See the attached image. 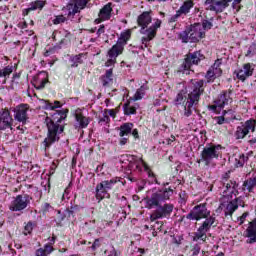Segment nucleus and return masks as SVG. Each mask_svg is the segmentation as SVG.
<instances>
[{
    "label": "nucleus",
    "mask_w": 256,
    "mask_h": 256,
    "mask_svg": "<svg viewBox=\"0 0 256 256\" xmlns=\"http://www.w3.org/2000/svg\"><path fill=\"white\" fill-rule=\"evenodd\" d=\"M42 103H44L43 109L54 111L51 113V117H46L45 120L48 133L47 137L43 141V145L44 147L49 148L61 139V133L65 131V126L62 123L67 119V113H69V111H56L55 109H59V107H61V102L59 101H55L53 104L47 100H42Z\"/></svg>",
    "instance_id": "obj_1"
},
{
    "label": "nucleus",
    "mask_w": 256,
    "mask_h": 256,
    "mask_svg": "<svg viewBox=\"0 0 256 256\" xmlns=\"http://www.w3.org/2000/svg\"><path fill=\"white\" fill-rule=\"evenodd\" d=\"M167 185H169V183L164 184L162 189H159L152 194H148L144 199L146 209H155L150 215L151 222L171 217V213H173L175 206L171 203H165V201L171 199L174 190L171 187L167 188Z\"/></svg>",
    "instance_id": "obj_2"
},
{
    "label": "nucleus",
    "mask_w": 256,
    "mask_h": 256,
    "mask_svg": "<svg viewBox=\"0 0 256 256\" xmlns=\"http://www.w3.org/2000/svg\"><path fill=\"white\" fill-rule=\"evenodd\" d=\"M191 91L187 94V89H182L174 100L175 105H184V117H191L193 111L197 109L202 94L205 92V81L204 80H192L190 84Z\"/></svg>",
    "instance_id": "obj_3"
},
{
    "label": "nucleus",
    "mask_w": 256,
    "mask_h": 256,
    "mask_svg": "<svg viewBox=\"0 0 256 256\" xmlns=\"http://www.w3.org/2000/svg\"><path fill=\"white\" fill-rule=\"evenodd\" d=\"M152 23V25H151ZM162 21L159 18L153 19V11H144L137 18V24L140 28L141 43L144 47H149V42L157 37V31L161 29ZM150 25V26H149Z\"/></svg>",
    "instance_id": "obj_4"
},
{
    "label": "nucleus",
    "mask_w": 256,
    "mask_h": 256,
    "mask_svg": "<svg viewBox=\"0 0 256 256\" xmlns=\"http://www.w3.org/2000/svg\"><path fill=\"white\" fill-rule=\"evenodd\" d=\"M119 161L120 163L124 164L129 163L130 169H133V165H135V170L138 171V173H141V171L143 170L146 171L149 179H151L150 183H156L157 185H159L155 174L153 173V171H151V169H149V166L142 158H138L135 155L123 154L119 157Z\"/></svg>",
    "instance_id": "obj_5"
},
{
    "label": "nucleus",
    "mask_w": 256,
    "mask_h": 256,
    "mask_svg": "<svg viewBox=\"0 0 256 256\" xmlns=\"http://www.w3.org/2000/svg\"><path fill=\"white\" fill-rule=\"evenodd\" d=\"M221 145H209L205 146L201 151L200 157L197 163H204L206 167H217V159L221 155Z\"/></svg>",
    "instance_id": "obj_6"
},
{
    "label": "nucleus",
    "mask_w": 256,
    "mask_h": 256,
    "mask_svg": "<svg viewBox=\"0 0 256 256\" xmlns=\"http://www.w3.org/2000/svg\"><path fill=\"white\" fill-rule=\"evenodd\" d=\"M201 61H205V55L201 53V50L186 54L184 62L179 67V73L189 75L191 73V67L193 65H199Z\"/></svg>",
    "instance_id": "obj_7"
},
{
    "label": "nucleus",
    "mask_w": 256,
    "mask_h": 256,
    "mask_svg": "<svg viewBox=\"0 0 256 256\" xmlns=\"http://www.w3.org/2000/svg\"><path fill=\"white\" fill-rule=\"evenodd\" d=\"M91 0H70L69 3L63 7L62 11L67 16V19L73 20L77 13H81L82 9L89 7Z\"/></svg>",
    "instance_id": "obj_8"
},
{
    "label": "nucleus",
    "mask_w": 256,
    "mask_h": 256,
    "mask_svg": "<svg viewBox=\"0 0 256 256\" xmlns=\"http://www.w3.org/2000/svg\"><path fill=\"white\" fill-rule=\"evenodd\" d=\"M117 178H112L110 180H104L96 185V199L98 201H103V199H111V194L109 191L113 189V186L117 183Z\"/></svg>",
    "instance_id": "obj_9"
},
{
    "label": "nucleus",
    "mask_w": 256,
    "mask_h": 256,
    "mask_svg": "<svg viewBox=\"0 0 256 256\" xmlns=\"http://www.w3.org/2000/svg\"><path fill=\"white\" fill-rule=\"evenodd\" d=\"M209 215H211V211L207 209V204H199L186 215V219L189 221H201V219H207Z\"/></svg>",
    "instance_id": "obj_10"
},
{
    "label": "nucleus",
    "mask_w": 256,
    "mask_h": 256,
    "mask_svg": "<svg viewBox=\"0 0 256 256\" xmlns=\"http://www.w3.org/2000/svg\"><path fill=\"white\" fill-rule=\"evenodd\" d=\"M33 197L29 194L17 195L11 202L9 209L10 211H24L29 205H31Z\"/></svg>",
    "instance_id": "obj_11"
},
{
    "label": "nucleus",
    "mask_w": 256,
    "mask_h": 256,
    "mask_svg": "<svg viewBox=\"0 0 256 256\" xmlns=\"http://www.w3.org/2000/svg\"><path fill=\"white\" fill-rule=\"evenodd\" d=\"M256 129V120L255 119H249L244 124L237 126L236 131L234 133L235 139H245L247 135H249V131L251 133H255Z\"/></svg>",
    "instance_id": "obj_12"
},
{
    "label": "nucleus",
    "mask_w": 256,
    "mask_h": 256,
    "mask_svg": "<svg viewBox=\"0 0 256 256\" xmlns=\"http://www.w3.org/2000/svg\"><path fill=\"white\" fill-rule=\"evenodd\" d=\"M232 0H206L204 5L207 11H215L216 13H223L227 7H229V3Z\"/></svg>",
    "instance_id": "obj_13"
},
{
    "label": "nucleus",
    "mask_w": 256,
    "mask_h": 256,
    "mask_svg": "<svg viewBox=\"0 0 256 256\" xmlns=\"http://www.w3.org/2000/svg\"><path fill=\"white\" fill-rule=\"evenodd\" d=\"M13 112H14L15 121H18L23 125L27 123V120L29 119V105L27 104L18 105L13 109Z\"/></svg>",
    "instance_id": "obj_14"
},
{
    "label": "nucleus",
    "mask_w": 256,
    "mask_h": 256,
    "mask_svg": "<svg viewBox=\"0 0 256 256\" xmlns=\"http://www.w3.org/2000/svg\"><path fill=\"white\" fill-rule=\"evenodd\" d=\"M189 39L191 43H197L198 41H201V39H204L205 37V31L201 30V24L196 23L194 25H191L189 28Z\"/></svg>",
    "instance_id": "obj_15"
},
{
    "label": "nucleus",
    "mask_w": 256,
    "mask_h": 256,
    "mask_svg": "<svg viewBox=\"0 0 256 256\" xmlns=\"http://www.w3.org/2000/svg\"><path fill=\"white\" fill-rule=\"evenodd\" d=\"M13 125V117L9 110L4 109L0 111V131H5Z\"/></svg>",
    "instance_id": "obj_16"
},
{
    "label": "nucleus",
    "mask_w": 256,
    "mask_h": 256,
    "mask_svg": "<svg viewBox=\"0 0 256 256\" xmlns=\"http://www.w3.org/2000/svg\"><path fill=\"white\" fill-rule=\"evenodd\" d=\"M239 207H245V201H243V197H238L227 204L224 210L225 216L227 217L229 215H233V213H235Z\"/></svg>",
    "instance_id": "obj_17"
},
{
    "label": "nucleus",
    "mask_w": 256,
    "mask_h": 256,
    "mask_svg": "<svg viewBox=\"0 0 256 256\" xmlns=\"http://www.w3.org/2000/svg\"><path fill=\"white\" fill-rule=\"evenodd\" d=\"M253 71H255V67L251 63H246L240 70L234 73L240 81H245L248 77L253 76Z\"/></svg>",
    "instance_id": "obj_18"
},
{
    "label": "nucleus",
    "mask_w": 256,
    "mask_h": 256,
    "mask_svg": "<svg viewBox=\"0 0 256 256\" xmlns=\"http://www.w3.org/2000/svg\"><path fill=\"white\" fill-rule=\"evenodd\" d=\"M246 243L248 245H255L256 243V218L249 222V226L245 230Z\"/></svg>",
    "instance_id": "obj_19"
},
{
    "label": "nucleus",
    "mask_w": 256,
    "mask_h": 256,
    "mask_svg": "<svg viewBox=\"0 0 256 256\" xmlns=\"http://www.w3.org/2000/svg\"><path fill=\"white\" fill-rule=\"evenodd\" d=\"M47 83H49V74L46 71H42L34 77L33 85L35 89H38L39 91L45 89Z\"/></svg>",
    "instance_id": "obj_20"
},
{
    "label": "nucleus",
    "mask_w": 256,
    "mask_h": 256,
    "mask_svg": "<svg viewBox=\"0 0 256 256\" xmlns=\"http://www.w3.org/2000/svg\"><path fill=\"white\" fill-rule=\"evenodd\" d=\"M125 45H127V40L119 37L117 43L110 49L111 57H119L123 53Z\"/></svg>",
    "instance_id": "obj_21"
},
{
    "label": "nucleus",
    "mask_w": 256,
    "mask_h": 256,
    "mask_svg": "<svg viewBox=\"0 0 256 256\" xmlns=\"http://www.w3.org/2000/svg\"><path fill=\"white\" fill-rule=\"evenodd\" d=\"M43 7H45V1L43 0H36V1H33L31 2L29 5H28V8L24 9L22 11V15L27 16L31 13V11H41L43 10Z\"/></svg>",
    "instance_id": "obj_22"
},
{
    "label": "nucleus",
    "mask_w": 256,
    "mask_h": 256,
    "mask_svg": "<svg viewBox=\"0 0 256 256\" xmlns=\"http://www.w3.org/2000/svg\"><path fill=\"white\" fill-rule=\"evenodd\" d=\"M111 11H113V8H111V3L106 4L99 12L98 19L95 20V23H101L102 21H107L111 19Z\"/></svg>",
    "instance_id": "obj_23"
},
{
    "label": "nucleus",
    "mask_w": 256,
    "mask_h": 256,
    "mask_svg": "<svg viewBox=\"0 0 256 256\" xmlns=\"http://www.w3.org/2000/svg\"><path fill=\"white\" fill-rule=\"evenodd\" d=\"M229 101H231V92L224 91L218 96V99L215 101V103L220 109H223L225 105H229Z\"/></svg>",
    "instance_id": "obj_24"
},
{
    "label": "nucleus",
    "mask_w": 256,
    "mask_h": 256,
    "mask_svg": "<svg viewBox=\"0 0 256 256\" xmlns=\"http://www.w3.org/2000/svg\"><path fill=\"white\" fill-rule=\"evenodd\" d=\"M100 83L103 87H109L113 83V68L106 70L105 75L100 77Z\"/></svg>",
    "instance_id": "obj_25"
},
{
    "label": "nucleus",
    "mask_w": 256,
    "mask_h": 256,
    "mask_svg": "<svg viewBox=\"0 0 256 256\" xmlns=\"http://www.w3.org/2000/svg\"><path fill=\"white\" fill-rule=\"evenodd\" d=\"M209 231L206 230L204 227L200 226L197 231L194 233V236L192 238V241H203L205 243V241H207V233Z\"/></svg>",
    "instance_id": "obj_26"
},
{
    "label": "nucleus",
    "mask_w": 256,
    "mask_h": 256,
    "mask_svg": "<svg viewBox=\"0 0 256 256\" xmlns=\"http://www.w3.org/2000/svg\"><path fill=\"white\" fill-rule=\"evenodd\" d=\"M133 123L131 122H127V123H124L122 124L120 127H119V137H125L126 135H131V132L133 131Z\"/></svg>",
    "instance_id": "obj_27"
},
{
    "label": "nucleus",
    "mask_w": 256,
    "mask_h": 256,
    "mask_svg": "<svg viewBox=\"0 0 256 256\" xmlns=\"http://www.w3.org/2000/svg\"><path fill=\"white\" fill-rule=\"evenodd\" d=\"M194 6L195 3L193 2V0H186L178 9V12L182 15H187L188 13H190L191 9H193Z\"/></svg>",
    "instance_id": "obj_28"
},
{
    "label": "nucleus",
    "mask_w": 256,
    "mask_h": 256,
    "mask_svg": "<svg viewBox=\"0 0 256 256\" xmlns=\"http://www.w3.org/2000/svg\"><path fill=\"white\" fill-rule=\"evenodd\" d=\"M75 119H76V122L78 123L80 129H85L89 125V122H90L89 118L83 116V114H81V113H76Z\"/></svg>",
    "instance_id": "obj_29"
},
{
    "label": "nucleus",
    "mask_w": 256,
    "mask_h": 256,
    "mask_svg": "<svg viewBox=\"0 0 256 256\" xmlns=\"http://www.w3.org/2000/svg\"><path fill=\"white\" fill-rule=\"evenodd\" d=\"M149 89V86L147 84L142 85L140 88L137 89L136 93L134 94V101H141L143 97H145V93H147V90Z\"/></svg>",
    "instance_id": "obj_30"
},
{
    "label": "nucleus",
    "mask_w": 256,
    "mask_h": 256,
    "mask_svg": "<svg viewBox=\"0 0 256 256\" xmlns=\"http://www.w3.org/2000/svg\"><path fill=\"white\" fill-rule=\"evenodd\" d=\"M85 53H80L78 55H74L70 57V61H71V67H79V65H81L83 63V59L85 57Z\"/></svg>",
    "instance_id": "obj_31"
},
{
    "label": "nucleus",
    "mask_w": 256,
    "mask_h": 256,
    "mask_svg": "<svg viewBox=\"0 0 256 256\" xmlns=\"http://www.w3.org/2000/svg\"><path fill=\"white\" fill-rule=\"evenodd\" d=\"M215 221H216L215 214H212L211 216L206 217V219L202 223L201 227L210 231L211 227H213V225H215Z\"/></svg>",
    "instance_id": "obj_32"
},
{
    "label": "nucleus",
    "mask_w": 256,
    "mask_h": 256,
    "mask_svg": "<svg viewBox=\"0 0 256 256\" xmlns=\"http://www.w3.org/2000/svg\"><path fill=\"white\" fill-rule=\"evenodd\" d=\"M249 161V156L242 154L238 156V158H235V165L236 167H243L247 162Z\"/></svg>",
    "instance_id": "obj_33"
},
{
    "label": "nucleus",
    "mask_w": 256,
    "mask_h": 256,
    "mask_svg": "<svg viewBox=\"0 0 256 256\" xmlns=\"http://www.w3.org/2000/svg\"><path fill=\"white\" fill-rule=\"evenodd\" d=\"M123 109L126 115H135L137 113V109L135 107H131L129 103L124 104Z\"/></svg>",
    "instance_id": "obj_34"
},
{
    "label": "nucleus",
    "mask_w": 256,
    "mask_h": 256,
    "mask_svg": "<svg viewBox=\"0 0 256 256\" xmlns=\"http://www.w3.org/2000/svg\"><path fill=\"white\" fill-rule=\"evenodd\" d=\"M189 37H190L189 28L181 32L179 35V38L182 40V43H189V41H191V38Z\"/></svg>",
    "instance_id": "obj_35"
},
{
    "label": "nucleus",
    "mask_w": 256,
    "mask_h": 256,
    "mask_svg": "<svg viewBox=\"0 0 256 256\" xmlns=\"http://www.w3.org/2000/svg\"><path fill=\"white\" fill-rule=\"evenodd\" d=\"M237 187H239V185L235 181H230L226 184V189L227 191H230V193H237Z\"/></svg>",
    "instance_id": "obj_36"
},
{
    "label": "nucleus",
    "mask_w": 256,
    "mask_h": 256,
    "mask_svg": "<svg viewBox=\"0 0 256 256\" xmlns=\"http://www.w3.org/2000/svg\"><path fill=\"white\" fill-rule=\"evenodd\" d=\"M108 59L105 63L106 67H113L115 63H117V56H111V50L108 51Z\"/></svg>",
    "instance_id": "obj_37"
},
{
    "label": "nucleus",
    "mask_w": 256,
    "mask_h": 256,
    "mask_svg": "<svg viewBox=\"0 0 256 256\" xmlns=\"http://www.w3.org/2000/svg\"><path fill=\"white\" fill-rule=\"evenodd\" d=\"M205 78L207 79V83H213L217 77L215 76V73L212 72L211 68L207 71Z\"/></svg>",
    "instance_id": "obj_38"
},
{
    "label": "nucleus",
    "mask_w": 256,
    "mask_h": 256,
    "mask_svg": "<svg viewBox=\"0 0 256 256\" xmlns=\"http://www.w3.org/2000/svg\"><path fill=\"white\" fill-rule=\"evenodd\" d=\"M104 253L106 256H119L120 255V253L117 252V250L113 246H110L107 250H105Z\"/></svg>",
    "instance_id": "obj_39"
},
{
    "label": "nucleus",
    "mask_w": 256,
    "mask_h": 256,
    "mask_svg": "<svg viewBox=\"0 0 256 256\" xmlns=\"http://www.w3.org/2000/svg\"><path fill=\"white\" fill-rule=\"evenodd\" d=\"M33 231V222H28L24 227V235H31Z\"/></svg>",
    "instance_id": "obj_40"
},
{
    "label": "nucleus",
    "mask_w": 256,
    "mask_h": 256,
    "mask_svg": "<svg viewBox=\"0 0 256 256\" xmlns=\"http://www.w3.org/2000/svg\"><path fill=\"white\" fill-rule=\"evenodd\" d=\"M202 27H203L204 31H209L210 29L213 28V22H211L209 20H203Z\"/></svg>",
    "instance_id": "obj_41"
},
{
    "label": "nucleus",
    "mask_w": 256,
    "mask_h": 256,
    "mask_svg": "<svg viewBox=\"0 0 256 256\" xmlns=\"http://www.w3.org/2000/svg\"><path fill=\"white\" fill-rule=\"evenodd\" d=\"M120 38L124 39L126 42L131 39V30H126L120 34Z\"/></svg>",
    "instance_id": "obj_42"
},
{
    "label": "nucleus",
    "mask_w": 256,
    "mask_h": 256,
    "mask_svg": "<svg viewBox=\"0 0 256 256\" xmlns=\"http://www.w3.org/2000/svg\"><path fill=\"white\" fill-rule=\"evenodd\" d=\"M65 21H67V18L63 15H59L53 20V23L54 25H59L60 23H65Z\"/></svg>",
    "instance_id": "obj_43"
},
{
    "label": "nucleus",
    "mask_w": 256,
    "mask_h": 256,
    "mask_svg": "<svg viewBox=\"0 0 256 256\" xmlns=\"http://www.w3.org/2000/svg\"><path fill=\"white\" fill-rule=\"evenodd\" d=\"M153 231H163V222L162 221H156V224L152 226Z\"/></svg>",
    "instance_id": "obj_44"
},
{
    "label": "nucleus",
    "mask_w": 256,
    "mask_h": 256,
    "mask_svg": "<svg viewBox=\"0 0 256 256\" xmlns=\"http://www.w3.org/2000/svg\"><path fill=\"white\" fill-rule=\"evenodd\" d=\"M53 209V206H51V204L49 203H44L41 206V210L43 211V213H49V211H51Z\"/></svg>",
    "instance_id": "obj_45"
},
{
    "label": "nucleus",
    "mask_w": 256,
    "mask_h": 256,
    "mask_svg": "<svg viewBox=\"0 0 256 256\" xmlns=\"http://www.w3.org/2000/svg\"><path fill=\"white\" fill-rule=\"evenodd\" d=\"M181 13H179V10L176 11V14L171 16L168 20V23H175L179 17H181Z\"/></svg>",
    "instance_id": "obj_46"
},
{
    "label": "nucleus",
    "mask_w": 256,
    "mask_h": 256,
    "mask_svg": "<svg viewBox=\"0 0 256 256\" xmlns=\"http://www.w3.org/2000/svg\"><path fill=\"white\" fill-rule=\"evenodd\" d=\"M101 247V239H95L94 243L91 246L92 251H97Z\"/></svg>",
    "instance_id": "obj_47"
},
{
    "label": "nucleus",
    "mask_w": 256,
    "mask_h": 256,
    "mask_svg": "<svg viewBox=\"0 0 256 256\" xmlns=\"http://www.w3.org/2000/svg\"><path fill=\"white\" fill-rule=\"evenodd\" d=\"M201 253V246L199 244H195L192 248V255L196 256Z\"/></svg>",
    "instance_id": "obj_48"
},
{
    "label": "nucleus",
    "mask_w": 256,
    "mask_h": 256,
    "mask_svg": "<svg viewBox=\"0 0 256 256\" xmlns=\"http://www.w3.org/2000/svg\"><path fill=\"white\" fill-rule=\"evenodd\" d=\"M43 250L47 255H51V253H53V246H51V244H45Z\"/></svg>",
    "instance_id": "obj_49"
},
{
    "label": "nucleus",
    "mask_w": 256,
    "mask_h": 256,
    "mask_svg": "<svg viewBox=\"0 0 256 256\" xmlns=\"http://www.w3.org/2000/svg\"><path fill=\"white\" fill-rule=\"evenodd\" d=\"M247 217H249V212H244L242 214V216H240L238 218V221H239V225H243V223H245V220L247 219Z\"/></svg>",
    "instance_id": "obj_50"
},
{
    "label": "nucleus",
    "mask_w": 256,
    "mask_h": 256,
    "mask_svg": "<svg viewBox=\"0 0 256 256\" xmlns=\"http://www.w3.org/2000/svg\"><path fill=\"white\" fill-rule=\"evenodd\" d=\"M241 3V0H234L232 3V8L235 9L237 12L241 11V6L239 5Z\"/></svg>",
    "instance_id": "obj_51"
},
{
    "label": "nucleus",
    "mask_w": 256,
    "mask_h": 256,
    "mask_svg": "<svg viewBox=\"0 0 256 256\" xmlns=\"http://www.w3.org/2000/svg\"><path fill=\"white\" fill-rule=\"evenodd\" d=\"M210 69L212 70V72L216 77H221V75H223V70H221V68H210Z\"/></svg>",
    "instance_id": "obj_52"
},
{
    "label": "nucleus",
    "mask_w": 256,
    "mask_h": 256,
    "mask_svg": "<svg viewBox=\"0 0 256 256\" xmlns=\"http://www.w3.org/2000/svg\"><path fill=\"white\" fill-rule=\"evenodd\" d=\"M255 55V46H250L246 53V57H253Z\"/></svg>",
    "instance_id": "obj_53"
},
{
    "label": "nucleus",
    "mask_w": 256,
    "mask_h": 256,
    "mask_svg": "<svg viewBox=\"0 0 256 256\" xmlns=\"http://www.w3.org/2000/svg\"><path fill=\"white\" fill-rule=\"evenodd\" d=\"M77 211H79L78 205H74V206H71L70 208H68L69 215H73V213H77Z\"/></svg>",
    "instance_id": "obj_54"
},
{
    "label": "nucleus",
    "mask_w": 256,
    "mask_h": 256,
    "mask_svg": "<svg viewBox=\"0 0 256 256\" xmlns=\"http://www.w3.org/2000/svg\"><path fill=\"white\" fill-rule=\"evenodd\" d=\"M214 121H216L217 125H223L225 123V117L217 116L214 118Z\"/></svg>",
    "instance_id": "obj_55"
},
{
    "label": "nucleus",
    "mask_w": 256,
    "mask_h": 256,
    "mask_svg": "<svg viewBox=\"0 0 256 256\" xmlns=\"http://www.w3.org/2000/svg\"><path fill=\"white\" fill-rule=\"evenodd\" d=\"M105 33V25H100L99 29L96 32L97 37H101Z\"/></svg>",
    "instance_id": "obj_56"
},
{
    "label": "nucleus",
    "mask_w": 256,
    "mask_h": 256,
    "mask_svg": "<svg viewBox=\"0 0 256 256\" xmlns=\"http://www.w3.org/2000/svg\"><path fill=\"white\" fill-rule=\"evenodd\" d=\"M35 255L36 256H47V254H46V252L43 248L37 249L36 252H35Z\"/></svg>",
    "instance_id": "obj_57"
},
{
    "label": "nucleus",
    "mask_w": 256,
    "mask_h": 256,
    "mask_svg": "<svg viewBox=\"0 0 256 256\" xmlns=\"http://www.w3.org/2000/svg\"><path fill=\"white\" fill-rule=\"evenodd\" d=\"M221 60H216L215 63L210 67V69H221Z\"/></svg>",
    "instance_id": "obj_58"
},
{
    "label": "nucleus",
    "mask_w": 256,
    "mask_h": 256,
    "mask_svg": "<svg viewBox=\"0 0 256 256\" xmlns=\"http://www.w3.org/2000/svg\"><path fill=\"white\" fill-rule=\"evenodd\" d=\"M145 185H147V182L145 180H141L138 184L139 191H143L145 189Z\"/></svg>",
    "instance_id": "obj_59"
},
{
    "label": "nucleus",
    "mask_w": 256,
    "mask_h": 256,
    "mask_svg": "<svg viewBox=\"0 0 256 256\" xmlns=\"http://www.w3.org/2000/svg\"><path fill=\"white\" fill-rule=\"evenodd\" d=\"M34 191L36 193V197H37L38 201H40L43 193L41 191H39L37 188H35Z\"/></svg>",
    "instance_id": "obj_60"
},
{
    "label": "nucleus",
    "mask_w": 256,
    "mask_h": 256,
    "mask_svg": "<svg viewBox=\"0 0 256 256\" xmlns=\"http://www.w3.org/2000/svg\"><path fill=\"white\" fill-rule=\"evenodd\" d=\"M131 133L135 139H139V130L133 129Z\"/></svg>",
    "instance_id": "obj_61"
},
{
    "label": "nucleus",
    "mask_w": 256,
    "mask_h": 256,
    "mask_svg": "<svg viewBox=\"0 0 256 256\" xmlns=\"http://www.w3.org/2000/svg\"><path fill=\"white\" fill-rule=\"evenodd\" d=\"M110 118L109 116L105 115L103 118L100 119V123H109Z\"/></svg>",
    "instance_id": "obj_62"
},
{
    "label": "nucleus",
    "mask_w": 256,
    "mask_h": 256,
    "mask_svg": "<svg viewBox=\"0 0 256 256\" xmlns=\"http://www.w3.org/2000/svg\"><path fill=\"white\" fill-rule=\"evenodd\" d=\"M19 29H27V22H20L18 23Z\"/></svg>",
    "instance_id": "obj_63"
},
{
    "label": "nucleus",
    "mask_w": 256,
    "mask_h": 256,
    "mask_svg": "<svg viewBox=\"0 0 256 256\" xmlns=\"http://www.w3.org/2000/svg\"><path fill=\"white\" fill-rule=\"evenodd\" d=\"M127 141H129V138H122L120 139L119 145H127Z\"/></svg>",
    "instance_id": "obj_64"
}]
</instances>
